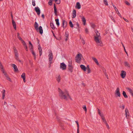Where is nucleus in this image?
Here are the masks:
<instances>
[{
    "instance_id": "obj_12",
    "label": "nucleus",
    "mask_w": 133,
    "mask_h": 133,
    "mask_svg": "<svg viewBox=\"0 0 133 133\" xmlns=\"http://www.w3.org/2000/svg\"><path fill=\"white\" fill-rule=\"evenodd\" d=\"M102 70L104 74L106 76V77L107 79H108L109 78L106 72V70L104 68H103L102 69Z\"/></svg>"
},
{
    "instance_id": "obj_48",
    "label": "nucleus",
    "mask_w": 133,
    "mask_h": 133,
    "mask_svg": "<svg viewBox=\"0 0 133 133\" xmlns=\"http://www.w3.org/2000/svg\"><path fill=\"white\" fill-rule=\"evenodd\" d=\"M103 122L105 123H107V122H106V121L105 119V118L104 117L103 118H102Z\"/></svg>"
},
{
    "instance_id": "obj_10",
    "label": "nucleus",
    "mask_w": 133,
    "mask_h": 133,
    "mask_svg": "<svg viewBox=\"0 0 133 133\" xmlns=\"http://www.w3.org/2000/svg\"><path fill=\"white\" fill-rule=\"evenodd\" d=\"M67 22L65 20H64L62 21V26L64 29L66 27Z\"/></svg>"
},
{
    "instance_id": "obj_14",
    "label": "nucleus",
    "mask_w": 133,
    "mask_h": 133,
    "mask_svg": "<svg viewBox=\"0 0 133 133\" xmlns=\"http://www.w3.org/2000/svg\"><path fill=\"white\" fill-rule=\"evenodd\" d=\"M75 7L78 9H79L81 8V5L79 2H77L76 4Z\"/></svg>"
},
{
    "instance_id": "obj_57",
    "label": "nucleus",
    "mask_w": 133,
    "mask_h": 133,
    "mask_svg": "<svg viewBox=\"0 0 133 133\" xmlns=\"http://www.w3.org/2000/svg\"><path fill=\"white\" fill-rule=\"evenodd\" d=\"M18 38L21 41H22V40H23L22 38L20 36L18 37Z\"/></svg>"
},
{
    "instance_id": "obj_50",
    "label": "nucleus",
    "mask_w": 133,
    "mask_h": 133,
    "mask_svg": "<svg viewBox=\"0 0 133 133\" xmlns=\"http://www.w3.org/2000/svg\"><path fill=\"white\" fill-rule=\"evenodd\" d=\"M87 70L88 71V73L89 74L91 72V70L90 68H88V69H87Z\"/></svg>"
},
{
    "instance_id": "obj_59",
    "label": "nucleus",
    "mask_w": 133,
    "mask_h": 133,
    "mask_svg": "<svg viewBox=\"0 0 133 133\" xmlns=\"http://www.w3.org/2000/svg\"><path fill=\"white\" fill-rule=\"evenodd\" d=\"M82 42L83 44H85L83 38H82Z\"/></svg>"
},
{
    "instance_id": "obj_3",
    "label": "nucleus",
    "mask_w": 133,
    "mask_h": 133,
    "mask_svg": "<svg viewBox=\"0 0 133 133\" xmlns=\"http://www.w3.org/2000/svg\"><path fill=\"white\" fill-rule=\"evenodd\" d=\"M69 64L68 66V70L71 72H72V61L71 60L70 61H69Z\"/></svg>"
},
{
    "instance_id": "obj_47",
    "label": "nucleus",
    "mask_w": 133,
    "mask_h": 133,
    "mask_svg": "<svg viewBox=\"0 0 133 133\" xmlns=\"http://www.w3.org/2000/svg\"><path fill=\"white\" fill-rule=\"evenodd\" d=\"M35 2L34 0H32V5L34 6H35L36 5Z\"/></svg>"
},
{
    "instance_id": "obj_22",
    "label": "nucleus",
    "mask_w": 133,
    "mask_h": 133,
    "mask_svg": "<svg viewBox=\"0 0 133 133\" xmlns=\"http://www.w3.org/2000/svg\"><path fill=\"white\" fill-rule=\"evenodd\" d=\"M38 29L40 34L42 35L43 33V30L42 27L41 26H39Z\"/></svg>"
},
{
    "instance_id": "obj_38",
    "label": "nucleus",
    "mask_w": 133,
    "mask_h": 133,
    "mask_svg": "<svg viewBox=\"0 0 133 133\" xmlns=\"http://www.w3.org/2000/svg\"><path fill=\"white\" fill-rule=\"evenodd\" d=\"M30 50H31V51L32 52V55H33L34 56H35L36 55V54H35V52L33 51V49H32H32H30Z\"/></svg>"
},
{
    "instance_id": "obj_7",
    "label": "nucleus",
    "mask_w": 133,
    "mask_h": 133,
    "mask_svg": "<svg viewBox=\"0 0 133 133\" xmlns=\"http://www.w3.org/2000/svg\"><path fill=\"white\" fill-rule=\"evenodd\" d=\"M60 68L63 70H65L66 68V65L64 63H61L60 64Z\"/></svg>"
},
{
    "instance_id": "obj_56",
    "label": "nucleus",
    "mask_w": 133,
    "mask_h": 133,
    "mask_svg": "<svg viewBox=\"0 0 133 133\" xmlns=\"http://www.w3.org/2000/svg\"><path fill=\"white\" fill-rule=\"evenodd\" d=\"M21 41L22 42V43L23 44V45H25V44H26L25 43V42L24 41V40H22V41Z\"/></svg>"
},
{
    "instance_id": "obj_13",
    "label": "nucleus",
    "mask_w": 133,
    "mask_h": 133,
    "mask_svg": "<svg viewBox=\"0 0 133 133\" xmlns=\"http://www.w3.org/2000/svg\"><path fill=\"white\" fill-rule=\"evenodd\" d=\"M124 65L126 67H128L129 68L130 67V64L127 61H125L124 62Z\"/></svg>"
},
{
    "instance_id": "obj_37",
    "label": "nucleus",
    "mask_w": 133,
    "mask_h": 133,
    "mask_svg": "<svg viewBox=\"0 0 133 133\" xmlns=\"http://www.w3.org/2000/svg\"><path fill=\"white\" fill-rule=\"evenodd\" d=\"M14 52L15 55L18 54L17 51V50L16 49V48H14Z\"/></svg>"
},
{
    "instance_id": "obj_19",
    "label": "nucleus",
    "mask_w": 133,
    "mask_h": 133,
    "mask_svg": "<svg viewBox=\"0 0 133 133\" xmlns=\"http://www.w3.org/2000/svg\"><path fill=\"white\" fill-rule=\"evenodd\" d=\"M54 14L55 16H57V9L56 8V6L55 4H54Z\"/></svg>"
},
{
    "instance_id": "obj_32",
    "label": "nucleus",
    "mask_w": 133,
    "mask_h": 133,
    "mask_svg": "<svg viewBox=\"0 0 133 133\" xmlns=\"http://www.w3.org/2000/svg\"><path fill=\"white\" fill-rule=\"evenodd\" d=\"M127 89L129 91L130 93L131 94V95H132V94H133V93L132 92V90L129 88H127Z\"/></svg>"
},
{
    "instance_id": "obj_29",
    "label": "nucleus",
    "mask_w": 133,
    "mask_h": 133,
    "mask_svg": "<svg viewBox=\"0 0 133 133\" xmlns=\"http://www.w3.org/2000/svg\"><path fill=\"white\" fill-rule=\"evenodd\" d=\"M15 56L16 59L17 60V61H19V62H21V61L19 59V58H18V55H15Z\"/></svg>"
},
{
    "instance_id": "obj_62",
    "label": "nucleus",
    "mask_w": 133,
    "mask_h": 133,
    "mask_svg": "<svg viewBox=\"0 0 133 133\" xmlns=\"http://www.w3.org/2000/svg\"><path fill=\"white\" fill-rule=\"evenodd\" d=\"M77 27L76 28H77L79 26V24L78 23H77Z\"/></svg>"
},
{
    "instance_id": "obj_28",
    "label": "nucleus",
    "mask_w": 133,
    "mask_h": 133,
    "mask_svg": "<svg viewBox=\"0 0 133 133\" xmlns=\"http://www.w3.org/2000/svg\"><path fill=\"white\" fill-rule=\"evenodd\" d=\"M55 21L57 25L58 26H59V20L58 18L56 19L55 20Z\"/></svg>"
},
{
    "instance_id": "obj_9",
    "label": "nucleus",
    "mask_w": 133,
    "mask_h": 133,
    "mask_svg": "<svg viewBox=\"0 0 133 133\" xmlns=\"http://www.w3.org/2000/svg\"><path fill=\"white\" fill-rule=\"evenodd\" d=\"M35 9L38 15L39 16L40 13V10L39 8L38 7H36Z\"/></svg>"
},
{
    "instance_id": "obj_54",
    "label": "nucleus",
    "mask_w": 133,
    "mask_h": 133,
    "mask_svg": "<svg viewBox=\"0 0 133 133\" xmlns=\"http://www.w3.org/2000/svg\"><path fill=\"white\" fill-rule=\"evenodd\" d=\"M99 115L102 118L104 117L103 115L102 114H101Z\"/></svg>"
},
{
    "instance_id": "obj_11",
    "label": "nucleus",
    "mask_w": 133,
    "mask_h": 133,
    "mask_svg": "<svg viewBox=\"0 0 133 133\" xmlns=\"http://www.w3.org/2000/svg\"><path fill=\"white\" fill-rule=\"evenodd\" d=\"M11 66L13 67L15 72H16L18 71V70L16 65L14 64H12L11 65Z\"/></svg>"
},
{
    "instance_id": "obj_40",
    "label": "nucleus",
    "mask_w": 133,
    "mask_h": 133,
    "mask_svg": "<svg viewBox=\"0 0 133 133\" xmlns=\"http://www.w3.org/2000/svg\"><path fill=\"white\" fill-rule=\"evenodd\" d=\"M56 3L57 4H59L60 3V0H55Z\"/></svg>"
},
{
    "instance_id": "obj_42",
    "label": "nucleus",
    "mask_w": 133,
    "mask_h": 133,
    "mask_svg": "<svg viewBox=\"0 0 133 133\" xmlns=\"http://www.w3.org/2000/svg\"><path fill=\"white\" fill-rule=\"evenodd\" d=\"M119 108H121L122 110H123L125 108V105H122V106L120 105Z\"/></svg>"
},
{
    "instance_id": "obj_35",
    "label": "nucleus",
    "mask_w": 133,
    "mask_h": 133,
    "mask_svg": "<svg viewBox=\"0 0 133 133\" xmlns=\"http://www.w3.org/2000/svg\"><path fill=\"white\" fill-rule=\"evenodd\" d=\"M83 109L84 110V111L85 112V113H86L87 111V109L85 105H83Z\"/></svg>"
},
{
    "instance_id": "obj_26",
    "label": "nucleus",
    "mask_w": 133,
    "mask_h": 133,
    "mask_svg": "<svg viewBox=\"0 0 133 133\" xmlns=\"http://www.w3.org/2000/svg\"><path fill=\"white\" fill-rule=\"evenodd\" d=\"M65 37L66 38L65 39V40L67 41L68 39V32H65Z\"/></svg>"
},
{
    "instance_id": "obj_61",
    "label": "nucleus",
    "mask_w": 133,
    "mask_h": 133,
    "mask_svg": "<svg viewBox=\"0 0 133 133\" xmlns=\"http://www.w3.org/2000/svg\"><path fill=\"white\" fill-rule=\"evenodd\" d=\"M1 71H2V72L4 74L6 72H5L4 69L1 70Z\"/></svg>"
},
{
    "instance_id": "obj_36",
    "label": "nucleus",
    "mask_w": 133,
    "mask_h": 133,
    "mask_svg": "<svg viewBox=\"0 0 133 133\" xmlns=\"http://www.w3.org/2000/svg\"><path fill=\"white\" fill-rule=\"evenodd\" d=\"M21 77L23 78V79L25 78V73H23L22 74V75L21 76Z\"/></svg>"
},
{
    "instance_id": "obj_31",
    "label": "nucleus",
    "mask_w": 133,
    "mask_h": 133,
    "mask_svg": "<svg viewBox=\"0 0 133 133\" xmlns=\"http://www.w3.org/2000/svg\"><path fill=\"white\" fill-rule=\"evenodd\" d=\"M61 79V77L60 76V75H59L58 77H57V80L58 82L59 83Z\"/></svg>"
},
{
    "instance_id": "obj_44",
    "label": "nucleus",
    "mask_w": 133,
    "mask_h": 133,
    "mask_svg": "<svg viewBox=\"0 0 133 133\" xmlns=\"http://www.w3.org/2000/svg\"><path fill=\"white\" fill-rule=\"evenodd\" d=\"M6 78V79L10 82H11L10 78L9 77L8 75L5 77Z\"/></svg>"
},
{
    "instance_id": "obj_4",
    "label": "nucleus",
    "mask_w": 133,
    "mask_h": 133,
    "mask_svg": "<svg viewBox=\"0 0 133 133\" xmlns=\"http://www.w3.org/2000/svg\"><path fill=\"white\" fill-rule=\"evenodd\" d=\"M51 52L48 55L49 57V62L50 63L49 67L50 66V64L52 63V61L53 59V56L52 55V53L51 52Z\"/></svg>"
},
{
    "instance_id": "obj_21",
    "label": "nucleus",
    "mask_w": 133,
    "mask_h": 133,
    "mask_svg": "<svg viewBox=\"0 0 133 133\" xmlns=\"http://www.w3.org/2000/svg\"><path fill=\"white\" fill-rule=\"evenodd\" d=\"M12 23L13 24L14 28L15 30H16V23L14 19L12 20Z\"/></svg>"
},
{
    "instance_id": "obj_53",
    "label": "nucleus",
    "mask_w": 133,
    "mask_h": 133,
    "mask_svg": "<svg viewBox=\"0 0 133 133\" xmlns=\"http://www.w3.org/2000/svg\"><path fill=\"white\" fill-rule=\"evenodd\" d=\"M105 124L106 125V126L107 128L108 129H109L110 128H109V126L108 125V124L107 123H105Z\"/></svg>"
},
{
    "instance_id": "obj_52",
    "label": "nucleus",
    "mask_w": 133,
    "mask_h": 133,
    "mask_svg": "<svg viewBox=\"0 0 133 133\" xmlns=\"http://www.w3.org/2000/svg\"><path fill=\"white\" fill-rule=\"evenodd\" d=\"M85 32L87 34H88V30L87 28H86L85 29Z\"/></svg>"
},
{
    "instance_id": "obj_34",
    "label": "nucleus",
    "mask_w": 133,
    "mask_h": 133,
    "mask_svg": "<svg viewBox=\"0 0 133 133\" xmlns=\"http://www.w3.org/2000/svg\"><path fill=\"white\" fill-rule=\"evenodd\" d=\"M69 24L70 26L72 28H73L74 26L73 25L72 23V22L71 21H70L69 22Z\"/></svg>"
},
{
    "instance_id": "obj_18",
    "label": "nucleus",
    "mask_w": 133,
    "mask_h": 133,
    "mask_svg": "<svg viewBox=\"0 0 133 133\" xmlns=\"http://www.w3.org/2000/svg\"><path fill=\"white\" fill-rule=\"evenodd\" d=\"M34 26L35 27V28L36 30H38V25L36 22H35L34 23Z\"/></svg>"
},
{
    "instance_id": "obj_16",
    "label": "nucleus",
    "mask_w": 133,
    "mask_h": 133,
    "mask_svg": "<svg viewBox=\"0 0 133 133\" xmlns=\"http://www.w3.org/2000/svg\"><path fill=\"white\" fill-rule=\"evenodd\" d=\"M72 18H75L76 16V10H74L72 11Z\"/></svg>"
},
{
    "instance_id": "obj_5",
    "label": "nucleus",
    "mask_w": 133,
    "mask_h": 133,
    "mask_svg": "<svg viewBox=\"0 0 133 133\" xmlns=\"http://www.w3.org/2000/svg\"><path fill=\"white\" fill-rule=\"evenodd\" d=\"M115 95L116 97H120L121 95L119 91V87L117 88L115 91Z\"/></svg>"
},
{
    "instance_id": "obj_20",
    "label": "nucleus",
    "mask_w": 133,
    "mask_h": 133,
    "mask_svg": "<svg viewBox=\"0 0 133 133\" xmlns=\"http://www.w3.org/2000/svg\"><path fill=\"white\" fill-rule=\"evenodd\" d=\"M80 67L84 71H86L87 68L85 66L83 65H80Z\"/></svg>"
},
{
    "instance_id": "obj_41",
    "label": "nucleus",
    "mask_w": 133,
    "mask_h": 133,
    "mask_svg": "<svg viewBox=\"0 0 133 133\" xmlns=\"http://www.w3.org/2000/svg\"><path fill=\"white\" fill-rule=\"evenodd\" d=\"M123 48L124 49V51L127 54V56H128V53H127V52L126 51V49H125V47L124 46V45L123 44Z\"/></svg>"
},
{
    "instance_id": "obj_51",
    "label": "nucleus",
    "mask_w": 133,
    "mask_h": 133,
    "mask_svg": "<svg viewBox=\"0 0 133 133\" xmlns=\"http://www.w3.org/2000/svg\"><path fill=\"white\" fill-rule=\"evenodd\" d=\"M75 122H76V123L77 125V129H79V125L78 124V122L77 121H76Z\"/></svg>"
},
{
    "instance_id": "obj_33",
    "label": "nucleus",
    "mask_w": 133,
    "mask_h": 133,
    "mask_svg": "<svg viewBox=\"0 0 133 133\" xmlns=\"http://www.w3.org/2000/svg\"><path fill=\"white\" fill-rule=\"evenodd\" d=\"M50 26L51 28L53 29L54 30L55 29V28L54 26V25L52 23H50Z\"/></svg>"
},
{
    "instance_id": "obj_46",
    "label": "nucleus",
    "mask_w": 133,
    "mask_h": 133,
    "mask_svg": "<svg viewBox=\"0 0 133 133\" xmlns=\"http://www.w3.org/2000/svg\"><path fill=\"white\" fill-rule=\"evenodd\" d=\"M0 68L1 69V70L4 69L3 66L1 63H0Z\"/></svg>"
},
{
    "instance_id": "obj_2",
    "label": "nucleus",
    "mask_w": 133,
    "mask_h": 133,
    "mask_svg": "<svg viewBox=\"0 0 133 133\" xmlns=\"http://www.w3.org/2000/svg\"><path fill=\"white\" fill-rule=\"evenodd\" d=\"M96 35L94 36V40L98 45L102 46L103 44L101 41V36L100 34L98 32V31L96 30L95 31Z\"/></svg>"
},
{
    "instance_id": "obj_27",
    "label": "nucleus",
    "mask_w": 133,
    "mask_h": 133,
    "mask_svg": "<svg viewBox=\"0 0 133 133\" xmlns=\"http://www.w3.org/2000/svg\"><path fill=\"white\" fill-rule=\"evenodd\" d=\"M82 21L83 22V24L84 25H85V24H86V21L85 18V17H83L82 18Z\"/></svg>"
},
{
    "instance_id": "obj_24",
    "label": "nucleus",
    "mask_w": 133,
    "mask_h": 133,
    "mask_svg": "<svg viewBox=\"0 0 133 133\" xmlns=\"http://www.w3.org/2000/svg\"><path fill=\"white\" fill-rule=\"evenodd\" d=\"M29 47L30 48V49H33V46L31 43V42L30 41H29Z\"/></svg>"
},
{
    "instance_id": "obj_1",
    "label": "nucleus",
    "mask_w": 133,
    "mask_h": 133,
    "mask_svg": "<svg viewBox=\"0 0 133 133\" xmlns=\"http://www.w3.org/2000/svg\"><path fill=\"white\" fill-rule=\"evenodd\" d=\"M58 92L59 93V96L61 99L67 100V98L68 97L71 100H72L67 90L65 89L64 91H63L59 88Z\"/></svg>"
},
{
    "instance_id": "obj_8",
    "label": "nucleus",
    "mask_w": 133,
    "mask_h": 133,
    "mask_svg": "<svg viewBox=\"0 0 133 133\" xmlns=\"http://www.w3.org/2000/svg\"><path fill=\"white\" fill-rule=\"evenodd\" d=\"M126 75V72L124 70L122 71L121 72V76L122 78H124L125 77Z\"/></svg>"
},
{
    "instance_id": "obj_60",
    "label": "nucleus",
    "mask_w": 133,
    "mask_h": 133,
    "mask_svg": "<svg viewBox=\"0 0 133 133\" xmlns=\"http://www.w3.org/2000/svg\"><path fill=\"white\" fill-rule=\"evenodd\" d=\"M42 49L41 46L39 44V45H38V49Z\"/></svg>"
},
{
    "instance_id": "obj_23",
    "label": "nucleus",
    "mask_w": 133,
    "mask_h": 133,
    "mask_svg": "<svg viewBox=\"0 0 133 133\" xmlns=\"http://www.w3.org/2000/svg\"><path fill=\"white\" fill-rule=\"evenodd\" d=\"M92 58L97 65H98L99 64L96 58L94 57H92Z\"/></svg>"
},
{
    "instance_id": "obj_17",
    "label": "nucleus",
    "mask_w": 133,
    "mask_h": 133,
    "mask_svg": "<svg viewBox=\"0 0 133 133\" xmlns=\"http://www.w3.org/2000/svg\"><path fill=\"white\" fill-rule=\"evenodd\" d=\"M5 91L4 89L1 92L2 94V99H4L5 96Z\"/></svg>"
},
{
    "instance_id": "obj_25",
    "label": "nucleus",
    "mask_w": 133,
    "mask_h": 133,
    "mask_svg": "<svg viewBox=\"0 0 133 133\" xmlns=\"http://www.w3.org/2000/svg\"><path fill=\"white\" fill-rule=\"evenodd\" d=\"M115 10L117 14H118V15L119 16H120L121 17V15L119 13V12L117 9L116 8H115Z\"/></svg>"
},
{
    "instance_id": "obj_58",
    "label": "nucleus",
    "mask_w": 133,
    "mask_h": 133,
    "mask_svg": "<svg viewBox=\"0 0 133 133\" xmlns=\"http://www.w3.org/2000/svg\"><path fill=\"white\" fill-rule=\"evenodd\" d=\"M123 18V19H124V20L127 22H129V21H128V20L127 19H125V18Z\"/></svg>"
},
{
    "instance_id": "obj_15",
    "label": "nucleus",
    "mask_w": 133,
    "mask_h": 133,
    "mask_svg": "<svg viewBox=\"0 0 133 133\" xmlns=\"http://www.w3.org/2000/svg\"><path fill=\"white\" fill-rule=\"evenodd\" d=\"M125 114L126 115V117L127 118V116H129V113L128 109L127 108H126L125 110Z\"/></svg>"
},
{
    "instance_id": "obj_45",
    "label": "nucleus",
    "mask_w": 133,
    "mask_h": 133,
    "mask_svg": "<svg viewBox=\"0 0 133 133\" xmlns=\"http://www.w3.org/2000/svg\"><path fill=\"white\" fill-rule=\"evenodd\" d=\"M91 26L93 28H94L95 27V25L93 23H91Z\"/></svg>"
},
{
    "instance_id": "obj_30",
    "label": "nucleus",
    "mask_w": 133,
    "mask_h": 133,
    "mask_svg": "<svg viewBox=\"0 0 133 133\" xmlns=\"http://www.w3.org/2000/svg\"><path fill=\"white\" fill-rule=\"evenodd\" d=\"M122 94H123V96H124V97L125 98H128V96L127 95H126V93L125 91H123V92Z\"/></svg>"
},
{
    "instance_id": "obj_43",
    "label": "nucleus",
    "mask_w": 133,
    "mask_h": 133,
    "mask_svg": "<svg viewBox=\"0 0 133 133\" xmlns=\"http://www.w3.org/2000/svg\"><path fill=\"white\" fill-rule=\"evenodd\" d=\"M39 53L40 56H41L42 54V49H38Z\"/></svg>"
},
{
    "instance_id": "obj_64",
    "label": "nucleus",
    "mask_w": 133,
    "mask_h": 133,
    "mask_svg": "<svg viewBox=\"0 0 133 133\" xmlns=\"http://www.w3.org/2000/svg\"><path fill=\"white\" fill-rule=\"evenodd\" d=\"M11 16L12 18V19H13V15H12V13L11 14Z\"/></svg>"
},
{
    "instance_id": "obj_63",
    "label": "nucleus",
    "mask_w": 133,
    "mask_h": 133,
    "mask_svg": "<svg viewBox=\"0 0 133 133\" xmlns=\"http://www.w3.org/2000/svg\"><path fill=\"white\" fill-rule=\"evenodd\" d=\"M42 17L44 19V14H42Z\"/></svg>"
},
{
    "instance_id": "obj_49",
    "label": "nucleus",
    "mask_w": 133,
    "mask_h": 133,
    "mask_svg": "<svg viewBox=\"0 0 133 133\" xmlns=\"http://www.w3.org/2000/svg\"><path fill=\"white\" fill-rule=\"evenodd\" d=\"M25 47V49L27 51H28V47L26 45V44H25V45H23Z\"/></svg>"
},
{
    "instance_id": "obj_55",
    "label": "nucleus",
    "mask_w": 133,
    "mask_h": 133,
    "mask_svg": "<svg viewBox=\"0 0 133 133\" xmlns=\"http://www.w3.org/2000/svg\"><path fill=\"white\" fill-rule=\"evenodd\" d=\"M125 4L128 5H130V3L129 2L127 1H125Z\"/></svg>"
},
{
    "instance_id": "obj_39",
    "label": "nucleus",
    "mask_w": 133,
    "mask_h": 133,
    "mask_svg": "<svg viewBox=\"0 0 133 133\" xmlns=\"http://www.w3.org/2000/svg\"><path fill=\"white\" fill-rule=\"evenodd\" d=\"M103 3L104 4L106 5H108V4L107 0H103Z\"/></svg>"
},
{
    "instance_id": "obj_6",
    "label": "nucleus",
    "mask_w": 133,
    "mask_h": 133,
    "mask_svg": "<svg viewBox=\"0 0 133 133\" xmlns=\"http://www.w3.org/2000/svg\"><path fill=\"white\" fill-rule=\"evenodd\" d=\"M82 57V56L81 54H77V56L76 57V62L77 63L79 62Z\"/></svg>"
}]
</instances>
